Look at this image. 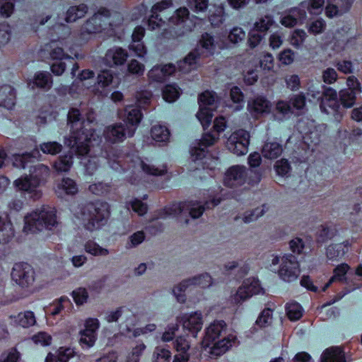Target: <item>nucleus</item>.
<instances>
[{
  "mask_svg": "<svg viewBox=\"0 0 362 362\" xmlns=\"http://www.w3.org/2000/svg\"><path fill=\"white\" fill-rule=\"evenodd\" d=\"M68 125L70 126L71 140L69 144L72 148L76 146L79 154L90 151V143L93 136L92 129L86 128V123L95 121V113L92 109L86 112V119H82L79 110L71 108L67 115Z\"/></svg>",
  "mask_w": 362,
  "mask_h": 362,
  "instance_id": "obj_1",
  "label": "nucleus"
},
{
  "mask_svg": "<svg viewBox=\"0 0 362 362\" xmlns=\"http://www.w3.org/2000/svg\"><path fill=\"white\" fill-rule=\"evenodd\" d=\"M226 323L223 320H214L206 328L203 345L209 346L213 344L211 353L216 356L222 355L235 344L237 339L233 334H228L222 339H218L220 337L226 334Z\"/></svg>",
  "mask_w": 362,
  "mask_h": 362,
  "instance_id": "obj_2",
  "label": "nucleus"
},
{
  "mask_svg": "<svg viewBox=\"0 0 362 362\" xmlns=\"http://www.w3.org/2000/svg\"><path fill=\"white\" fill-rule=\"evenodd\" d=\"M122 17L119 15L112 16L109 10L101 8L92 16L88 18L81 25L78 37L81 41L88 40L93 35L99 33L122 23Z\"/></svg>",
  "mask_w": 362,
  "mask_h": 362,
  "instance_id": "obj_3",
  "label": "nucleus"
},
{
  "mask_svg": "<svg viewBox=\"0 0 362 362\" xmlns=\"http://www.w3.org/2000/svg\"><path fill=\"white\" fill-rule=\"evenodd\" d=\"M221 202L220 199L213 197L211 199L201 201H187L173 204L166 211L169 215L177 216L179 221L189 223L188 217L197 219L202 216L206 209H211Z\"/></svg>",
  "mask_w": 362,
  "mask_h": 362,
  "instance_id": "obj_4",
  "label": "nucleus"
},
{
  "mask_svg": "<svg viewBox=\"0 0 362 362\" xmlns=\"http://www.w3.org/2000/svg\"><path fill=\"white\" fill-rule=\"evenodd\" d=\"M23 230L37 233L43 230H52L58 225L55 211L48 206H43L25 216Z\"/></svg>",
  "mask_w": 362,
  "mask_h": 362,
  "instance_id": "obj_5",
  "label": "nucleus"
},
{
  "mask_svg": "<svg viewBox=\"0 0 362 362\" xmlns=\"http://www.w3.org/2000/svg\"><path fill=\"white\" fill-rule=\"evenodd\" d=\"M80 218L85 222V227L93 231L100 228L107 221L109 215V205L106 202L97 201L80 206Z\"/></svg>",
  "mask_w": 362,
  "mask_h": 362,
  "instance_id": "obj_6",
  "label": "nucleus"
},
{
  "mask_svg": "<svg viewBox=\"0 0 362 362\" xmlns=\"http://www.w3.org/2000/svg\"><path fill=\"white\" fill-rule=\"evenodd\" d=\"M272 270H275L272 267L279 264L277 273L281 279L286 282H292L298 279L300 272V264L294 255L285 254L283 256L272 255Z\"/></svg>",
  "mask_w": 362,
  "mask_h": 362,
  "instance_id": "obj_7",
  "label": "nucleus"
},
{
  "mask_svg": "<svg viewBox=\"0 0 362 362\" xmlns=\"http://www.w3.org/2000/svg\"><path fill=\"white\" fill-rule=\"evenodd\" d=\"M247 180L250 185L259 182L261 175L259 172L248 170L243 165H233L226 173L224 183L229 187H235L243 185Z\"/></svg>",
  "mask_w": 362,
  "mask_h": 362,
  "instance_id": "obj_8",
  "label": "nucleus"
},
{
  "mask_svg": "<svg viewBox=\"0 0 362 362\" xmlns=\"http://www.w3.org/2000/svg\"><path fill=\"white\" fill-rule=\"evenodd\" d=\"M226 127V122L223 117H216L214 120V128L216 132V135L211 133L205 134L202 140L196 141L192 146L190 153L194 161L201 160L206 156L205 149L213 145L218 139L219 133L223 132Z\"/></svg>",
  "mask_w": 362,
  "mask_h": 362,
  "instance_id": "obj_9",
  "label": "nucleus"
},
{
  "mask_svg": "<svg viewBox=\"0 0 362 362\" xmlns=\"http://www.w3.org/2000/svg\"><path fill=\"white\" fill-rule=\"evenodd\" d=\"M216 98V94L209 91L204 92L199 97V110L197 113V117L204 128L208 127L211 122Z\"/></svg>",
  "mask_w": 362,
  "mask_h": 362,
  "instance_id": "obj_10",
  "label": "nucleus"
},
{
  "mask_svg": "<svg viewBox=\"0 0 362 362\" xmlns=\"http://www.w3.org/2000/svg\"><path fill=\"white\" fill-rule=\"evenodd\" d=\"M135 133L133 126H127L123 122L115 123L105 127L103 136L108 142L115 144L123 141L127 137H132Z\"/></svg>",
  "mask_w": 362,
  "mask_h": 362,
  "instance_id": "obj_11",
  "label": "nucleus"
},
{
  "mask_svg": "<svg viewBox=\"0 0 362 362\" xmlns=\"http://www.w3.org/2000/svg\"><path fill=\"white\" fill-rule=\"evenodd\" d=\"M250 143L249 133L243 129L233 132L228 139V149L237 156H243L247 153Z\"/></svg>",
  "mask_w": 362,
  "mask_h": 362,
  "instance_id": "obj_12",
  "label": "nucleus"
},
{
  "mask_svg": "<svg viewBox=\"0 0 362 362\" xmlns=\"http://www.w3.org/2000/svg\"><path fill=\"white\" fill-rule=\"evenodd\" d=\"M11 278L21 287L28 288L35 281V272L27 263H17L12 269Z\"/></svg>",
  "mask_w": 362,
  "mask_h": 362,
  "instance_id": "obj_13",
  "label": "nucleus"
},
{
  "mask_svg": "<svg viewBox=\"0 0 362 362\" xmlns=\"http://www.w3.org/2000/svg\"><path fill=\"white\" fill-rule=\"evenodd\" d=\"M117 84L115 81V75L110 70H102L97 76V80L92 91L100 95L106 96Z\"/></svg>",
  "mask_w": 362,
  "mask_h": 362,
  "instance_id": "obj_14",
  "label": "nucleus"
},
{
  "mask_svg": "<svg viewBox=\"0 0 362 362\" xmlns=\"http://www.w3.org/2000/svg\"><path fill=\"white\" fill-rule=\"evenodd\" d=\"M261 287L258 280L247 279L238 288L235 294L231 296V300L235 304H241L253 295L260 293Z\"/></svg>",
  "mask_w": 362,
  "mask_h": 362,
  "instance_id": "obj_15",
  "label": "nucleus"
},
{
  "mask_svg": "<svg viewBox=\"0 0 362 362\" xmlns=\"http://www.w3.org/2000/svg\"><path fill=\"white\" fill-rule=\"evenodd\" d=\"M13 185L19 191L26 193L33 200L39 199L42 195L40 189V180L33 178L30 175L16 180Z\"/></svg>",
  "mask_w": 362,
  "mask_h": 362,
  "instance_id": "obj_16",
  "label": "nucleus"
},
{
  "mask_svg": "<svg viewBox=\"0 0 362 362\" xmlns=\"http://www.w3.org/2000/svg\"><path fill=\"white\" fill-rule=\"evenodd\" d=\"M99 322L97 319H88L86 321L84 329L80 331L79 343L83 348L92 347L97 339Z\"/></svg>",
  "mask_w": 362,
  "mask_h": 362,
  "instance_id": "obj_17",
  "label": "nucleus"
},
{
  "mask_svg": "<svg viewBox=\"0 0 362 362\" xmlns=\"http://www.w3.org/2000/svg\"><path fill=\"white\" fill-rule=\"evenodd\" d=\"M320 110L322 112L329 114L327 107H329L333 111H337L339 107V95L337 91L330 87L324 86L323 93L321 98Z\"/></svg>",
  "mask_w": 362,
  "mask_h": 362,
  "instance_id": "obj_18",
  "label": "nucleus"
},
{
  "mask_svg": "<svg viewBox=\"0 0 362 362\" xmlns=\"http://www.w3.org/2000/svg\"><path fill=\"white\" fill-rule=\"evenodd\" d=\"M181 322L183 327L187 329L193 337H196L197 334L202 327V315L198 311L190 314H185L181 317Z\"/></svg>",
  "mask_w": 362,
  "mask_h": 362,
  "instance_id": "obj_19",
  "label": "nucleus"
},
{
  "mask_svg": "<svg viewBox=\"0 0 362 362\" xmlns=\"http://www.w3.org/2000/svg\"><path fill=\"white\" fill-rule=\"evenodd\" d=\"M305 18L306 11L298 6L286 11L281 16L280 23L286 28H292L297 25L298 22L302 23Z\"/></svg>",
  "mask_w": 362,
  "mask_h": 362,
  "instance_id": "obj_20",
  "label": "nucleus"
},
{
  "mask_svg": "<svg viewBox=\"0 0 362 362\" xmlns=\"http://www.w3.org/2000/svg\"><path fill=\"white\" fill-rule=\"evenodd\" d=\"M128 57L127 52L119 47L109 49L105 56V62L109 66L123 65Z\"/></svg>",
  "mask_w": 362,
  "mask_h": 362,
  "instance_id": "obj_21",
  "label": "nucleus"
},
{
  "mask_svg": "<svg viewBox=\"0 0 362 362\" xmlns=\"http://www.w3.org/2000/svg\"><path fill=\"white\" fill-rule=\"evenodd\" d=\"M52 83V77L49 72L39 71L35 74L33 78L28 83V85L32 89L37 87L48 90L51 88Z\"/></svg>",
  "mask_w": 362,
  "mask_h": 362,
  "instance_id": "obj_22",
  "label": "nucleus"
},
{
  "mask_svg": "<svg viewBox=\"0 0 362 362\" xmlns=\"http://www.w3.org/2000/svg\"><path fill=\"white\" fill-rule=\"evenodd\" d=\"M270 102L263 96H257L248 103V109L255 117L270 111Z\"/></svg>",
  "mask_w": 362,
  "mask_h": 362,
  "instance_id": "obj_23",
  "label": "nucleus"
},
{
  "mask_svg": "<svg viewBox=\"0 0 362 362\" xmlns=\"http://www.w3.org/2000/svg\"><path fill=\"white\" fill-rule=\"evenodd\" d=\"M199 52L197 49L190 52L182 60L177 63V69L185 74L197 68Z\"/></svg>",
  "mask_w": 362,
  "mask_h": 362,
  "instance_id": "obj_24",
  "label": "nucleus"
},
{
  "mask_svg": "<svg viewBox=\"0 0 362 362\" xmlns=\"http://www.w3.org/2000/svg\"><path fill=\"white\" fill-rule=\"evenodd\" d=\"M145 30L141 26H137L135 28L132 33V42L129 45V49L133 51L135 54L139 57H144L146 54V48L143 43L141 42V40L144 37Z\"/></svg>",
  "mask_w": 362,
  "mask_h": 362,
  "instance_id": "obj_25",
  "label": "nucleus"
},
{
  "mask_svg": "<svg viewBox=\"0 0 362 362\" xmlns=\"http://www.w3.org/2000/svg\"><path fill=\"white\" fill-rule=\"evenodd\" d=\"M14 235L12 223L8 216L0 209V243H8Z\"/></svg>",
  "mask_w": 362,
  "mask_h": 362,
  "instance_id": "obj_26",
  "label": "nucleus"
},
{
  "mask_svg": "<svg viewBox=\"0 0 362 362\" xmlns=\"http://www.w3.org/2000/svg\"><path fill=\"white\" fill-rule=\"evenodd\" d=\"M64 39L57 40H52L49 45V55L52 60L61 61L64 59H70V56L64 52V46H65Z\"/></svg>",
  "mask_w": 362,
  "mask_h": 362,
  "instance_id": "obj_27",
  "label": "nucleus"
},
{
  "mask_svg": "<svg viewBox=\"0 0 362 362\" xmlns=\"http://www.w3.org/2000/svg\"><path fill=\"white\" fill-rule=\"evenodd\" d=\"M349 245V241L329 245L326 249L327 257L330 260L340 259L347 252Z\"/></svg>",
  "mask_w": 362,
  "mask_h": 362,
  "instance_id": "obj_28",
  "label": "nucleus"
},
{
  "mask_svg": "<svg viewBox=\"0 0 362 362\" xmlns=\"http://www.w3.org/2000/svg\"><path fill=\"white\" fill-rule=\"evenodd\" d=\"M16 103V93L9 85L0 86V106L11 109Z\"/></svg>",
  "mask_w": 362,
  "mask_h": 362,
  "instance_id": "obj_29",
  "label": "nucleus"
},
{
  "mask_svg": "<svg viewBox=\"0 0 362 362\" xmlns=\"http://www.w3.org/2000/svg\"><path fill=\"white\" fill-rule=\"evenodd\" d=\"M123 123L127 126L136 127L141 119V113L137 106L129 105L126 107L123 115Z\"/></svg>",
  "mask_w": 362,
  "mask_h": 362,
  "instance_id": "obj_30",
  "label": "nucleus"
},
{
  "mask_svg": "<svg viewBox=\"0 0 362 362\" xmlns=\"http://www.w3.org/2000/svg\"><path fill=\"white\" fill-rule=\"evenodd\" d=\"M88 11V6L86 4H80L70 6L66 12L65 21L67 23H74L83 18Z\"/></svg>",
  "mask_w": 362,
  "mask_h": 362,
  "instance_id": "obj_31",
  "label": "nucleus"
},
{
  "mask_svg": "<svg viewBox=\"0 0 362 362\" xmlns=\"http://www.w3.org/2000/svg\"><path fill=\"white\" fill-rule=\"evenodd\" d=\"M192 286L190 278L185 279L174 286L172 293L178 303H185L187 300L185 292Z\"/></svg>",
  "mask_w": 362,
  "mask_h": 362,
  "instance_id": "obj_32",
  "label": "nucleus"
},
{
  "mask_svg": "<svg viewBox=\"0 0 362 362\" xmlns=\"http://www.w3.org/2000/svg\"><path fill=\"white\" fill-rule=\"evenodd\" d=\"M282 145L276 141H267L262 149L263 156L268 159L276 158L282 153Z\"/></svg>",
  "mask_w": 362,
  "mask_h": 362,
  "instance_id": "obj_33",
  "label": "nucleus"
},
{
  "mask_svg": "<svg viewBox=\"0 0 362 362\" xmlns=\"http://www.w3.org/2000/svg\"><path fill=\"white\" fill-rule=\"evenodd\" d=\"M321 362H346L344 353L339 347L327 349L321 355Z\"/></svg>",
  "mask_w": 362,
  "mask_h": 362,
  "instance_id": "obj_34",
  "label": "nucleus"
},
{
  "mask_svg": "<svg viewBox=\"0 0 362 362\" xmlns=\"http://www.w3.org/2000/svg\"><path fill=\"white\" fill-rule=\"evenodd\" d=\"M274 112L275 117L280 120L288 118L294 113L290 102L284 100L275 103Z\"/></svg>",
  "mask_w": 362,
  "mask_h": 362,
  "instance_id": "obj_35",
  "label": "nucleus"
},
{
  "mask_svg": "<svg viewBox=\"0 0 362 362\" xmlns=\"http://www.w3.org/2000/svg\"><path fill=\"white\" fill-rule=\"evenodd\" d=\"M13 322L23 328H28L36 324V317L33 312L27 310L19 313L16 316H11Z\"/></svg>",
  "mask_w": 362,
  "mask_h": 362,
  "instance_id": "obj_36",
  "label": "nucleus"
},
{
  "mask_svg": "<svg viewBox=\"0 0 362 362\" xmlns=\"http://www.w3.org/2000/svg\"><path fill=\"white\" fill-rule=\"evenodd\" d=\"M76 152L78 156H83L81 163L84 168L85 173L88 175H93L99 167V158L97 156H86V155L89 151L86 153L79 154L76 148Z\"/></svg>",
  "mask_w": 362,
  "mask_h": 362,
  "instance_id": "obj_37",
  "label": "nucleus"
},
{
  "mask_svg": "<svg viewBox=\"0 0 362 362\" xmlns=\"http://www.w3.org/2000/svg\"><path fill=\"white\" fill-rule=\"evenodd\" d=\"M274 24V16L267 13L257 18L254 24V29L258 32L266 33Z\"/></svg>",
  "mask_w": 362,
  "mask_h": 362,
  "instance_id": "obj_38",
  "label": "nucleus"
},
{
  "mask_svg": "<svg viewBox=\"0 0 362 362\" xmlns=\"http://www.w3.org/2000/svg\"><path fill=\"white\" fill-rule=\"evenodd\" d=\"M199 44L206 51V55H212L216 48L217 41L214 35L210 33H205L202 35Z\"/></svg>",
  "mask_w": 362,
  "mask_h": 362,
  "instance_id": "obj_39",
  "label": "nucleus"
},
{
  "mask_svg": "<svg viewBox=\"0 0 362 362\" xmlns=\"http://www.w3.org/2000/svg\"><path fill=\"white\" fill-rule=\"evenodd\" d=\"M357 95L351 90L344 88L339 92V100L344 107L349 108L355 104Z\"/></svg>",
  "mask_w": 362,
  "mask_h": 362,
  "instance_id": "obj_40",
  "label": "nucleus"
},
{
  "mask_svg": "<svg viewBox=\"0 0 362 362\" xmlns=\"http://www.w3.org/2000/svg\"><path fill=\"white\" fill-rule=\"evenodd\" d=\"M122 317L125 321L121 324L120 327L123 333L128 334L132 331V328L136 324V316L129 308L124 307Z\"/></svg>",
  "mask_w": 362,
  "mask_h": 362,
  "instance_id": "obj_41",
  "label": "nucleus"
},
{
  "mask_svg": "<svg viewBox=\"0 0 362 362\" xmlns=\"http://www.w3.org/2000/svg\"><path fill=\"white\" fill-rule=\"evenodd\" d=\"M151 134L156 142H165L168 140L170 132L166 127L157 124L151 128Z\"/></svg>",
  "mask_w": 362,
  "mask_h": 362,
  "instance_id": "obj_42",
  "label": "nucleus"
},
{
  "mask_svg": "<svg viewBox=\"0 0 362 362\" xmlns=\"http://www.w3.org/2000/svg\"><path fill=\"white\" fill-rule=\"evenodd\" d=\"M285 308L286 315L291 321L298 320L303 315V310L301 305L295 301L286 303Z\"/></svg>",
  "mask_w": 362,
  "mask_h": 362,
  "instance_id": "obj_43",
  "label": "nucleus"
},
{
  "mask_svg": "<svg viewBox=\"0 0 362 362\" xmlns=\"http://www.w3.org/2000/svg\"><path fill=\"white\" fill-rule=\"evenodd\" d=\"M193 286L202 288L210 287L213 284V279L209 273H202L189 277Z\"/></svg>",
  "mask_w": 362,
  "mask_h": 362,
  "instance_id": "obj_44",
  "label": "nucleus"
},
{
  "mask_svg": "<svg viewBox=\"0 0 362 362\" xmlns=\"http://www.w3.org/2000/svg\"><path fill=\"white\" fill-rule=\"evenodd\" d=\"M267 211V207L266 205H262L260 207H257L252 210L247 211L243 214V221L245 223H250L255 221L259 218L264 216Z\"/></svg>",
  "mask_w": 362,
  "mask_h": 362,
  "instance_id": "obj_45",
  "label": "nucleus"
},
{
  "mask_svg": "<svg viewBox=\"0 0 362 362\" xmlns=\"http://www.w3.org/2000/svg\"><path fill=\"white\" fill-rule=\"evenodd\" d=\"M324 4V0H308L301 2L298 8L304 9L305 11H308L310 14H319L322 11V6Z\"/></svg>",
  "mask_w": 362,
  "mask_h": 362,
  "instance_id": "obj_46",
  "label": "nucleus"
},
{
  "mask_svg": "<svg viewBox=\"0 0 362 362\" xmlns=\"http://www.w3.org/2000/svg\"><path fill=\"white\" fill-rule=\"evenodd\" d=\"M73 165V156L66 154L61 156L54 163V169L59 173L68 172Z\"/></svg>",
  "mask_w": 362,
  "mask_h": 362,
  "instance_id": "obj_47",
  "label": "nucleus"
},
{
  "mask_svg": "<svg viewBox=\"0 0 362 362\" xmlns=\"http://www.w3.org/2000/svg\"><path fill=\"white\" fill-rule=\"evenodd\" d=\"M84 250L87 253L93 256L105 257L110 254V251L107 249L102 247L93 240H88L85 243Z\"/></svg>",
  "mask_w": 362,
  "mask_h": 362,
  "instance_id": "obj_48",
  "label": "nucleus"
},
{
  "mask_svg": "<svg viewBox=\"0 0 362 362\" xmlns=\"http://www.w3.org/2000/svg\"><path fill=\"white\" fill-rule=\"evenodd\" d=\"M37 154H38L37 150L32 153L17 154L14 156L13 165L19 168H25L27 163L30 162L32 158H36Z\"/></svg>",
  "mask_w": 362,
  "mask_h": 362,
  "instance_id": "obj_49",
  "label": "nucleus"
},
{
  "mask_svg": "<svg viewBox=\"0 0 362 362\" xmlns=\"http://www.w3.org/2000/svg\"><path fill=\"white\" fill-rule=\"evenodd\" d=\"M58 189H62L66 194L74 195L78 192V186L71 178H63L57 185Z\"/></svg>",
  "mask_w": 362,
  "mask_h": 362,
  "instance_id": "obj_50",
  "label": "nucleus"
},
{
  "mask_svg": "<svg viewBox=\"0 0 362 362\" xmlns=\"http://www.w3.org/2000/svg\"><path fill=\"white\" fill-rule=\"evenodd\" d=\"M179 95L180 88L175 84L166 85L163 89V98L168 103L174 102Z\"/></svg>",
  "mask_w": 362,
  "mask_h": 362,
  "instance_id": "obj_51",
  "label": "nucleus"
},
{
  "mask_svg": "<svg viewBox=\"0 0 362 362\" xmlns=\"http://www.w3.org/2000/svg\"><path fill=\"white\" fill-rule=\"evenodd\" d=\"M189 12L185 7L177 9L174 14L169 18V21L176 25L186 23L189 21Z\"/></svg>",
  "mask_w": 362,
  "mask_h": 362,
  "instance_id": "obj_52",
  "label": "nucleus"
},
{
  "mask_svg": "<svg viewBox=\"0 0 362 362\" xmlns=\"http://www.w3.org/2000/svg\"><path fill=\"white\" fill-rule=\"evenodd\" d=\"M170 351L163 346H156L154 349L152 362H170Z\"/></svg>",
  "mask_w": 362,
  "mask_h": 362,
  "instance_id": "obj_53",
  "label": "nucleus"
},
{
  "mask_svg": "<svg viewBox=\"0 0 362 362\" xmlns=\"http://www.w3.org/2000/svg\"><path fill=\"white\" fill-rule=\"evenodd\" d=\"M40 148L45 154L54 156L62 151L63 146L57 141H47L41 144Z\"/></svg>",
  "mask_w": 362,
  "mask_h": 362,
  "instance_id": "obj_54",
  "label": "nucleus"
},
{
  "mask_svg": "<svg viewBox=\"0 0 362 362\" xmlns=\"http://www.w3.org/2000/svg\"><path fill=\"white\" fill-rule=\"evenodd\" d=\"M49 170L47 165L39 163L31 167L29 175L33 178L40 180V183L42 179L49 175Z\"/></svg>",
  "mask_w": 362,
  "mask_h": 362,
  "instance_id": "obj_55",
  "label": "nucleus"
},
{
  "mask_svg": "<svg viewBox=\"0 0 362 362\" xmlns=\"http://www.w3.org/2000/svg\"><path fill=\"white\" fill-rule=\"evenodd\" d=\"M139 165L142 170L147 175L155 176L162 175L167 171L165 166H163L161 168H156L154 165L148 164L143 160H140Z\"/></svg>",
  "mask_w": 362,
  "mask_h": 362,
  "instance_id": "obj_56",
  "label": "nucleus"
},
{
  "mask_svg": "<svg viewBox=\"0 0 362 362\" xmlns=\"http://www.w3.org/2000/svg\"><path fill=\"white\" fill-rule=\"evenodd\" d=\"M107 159L110 167L115 171H122L123 170L119 156L116 151L111 150L107 153Z\"/></svg>",
  "mask_w": 362,
  "mask_h": 362,
  "instance_id": "obj_57",
  "label": "nucleus"
},
{
  "mask_svg": "<svg viewBox=\"0 0 362 362\" xmlns=\"http://www.w3.org/2000/svg\"><path fill=\"white\" fill-rule=\"evenodd\" d=\"M245 37V32L240 27H234L228 35L229 42L234 45L241 42L244 40Z\"/></svg>",
  "mask_w": 362,
  "mask_h": 362,
  "instance_id": "obj_58",
  "label": "nucleus"
},
{
  "mask_svg": "<svg viewBox=\"0 0 362 362\" xmlns=\"http://www.w3.org/2000/svg\"><path fill=\"white\" fill-rule=\"evenodd\" d=\"M349 267L346 264H341L334 269V275L330 280L323 286L322 291H325L329 285L336 279L339 281L342 280V276L346 274Z\"/></svg>",
  "mask_w": 362,
  "mask_h": 362,
  "instance_id": "obj_59",
  "label": "nucleus"
},
{
  "mask_svg": "<svg viewBox=\"0 0 362 362\" xmlns=\"http://www.w3.org/2000/svg\"><path fill=\"white\" fill-rule=\"evenodd\" d=\"M336 235V230L334 228L321 226L317 233V241L324 243L327 240L332 239Z\"/></svg>",
  "mask_w": 362,
  "mask_h": 362,
  "instance_id": "obj_60",
  "label": "nucleus"
},
{
  "mask_svg": "<svg viewBox=\"0 0 362 362\" xmlns=\"http://www.w3.org/2000/svg\"><path fill=\"white\" fill-rule=\"evenodd\" d=\"M272 310L269 308L263 310L258 316L256 324L261 327L271 325L272 322Z\"/></svg>",
  "mask_w": 362,
  "mask_h": 362,
  "instance_id": "obj_61",
  "label": "nucleus"
},
{
  "mask_svg": "<svg viewBox=\"0 0 362 362\" xmlns=\"http://www.w3.org/2000/svg\"><path fill=\"white\" fill-rule=\"evenodd\" d=\"M145 240V234L143 231H137L128 238L126 248L132 249L141 244Z\"/></svg>",
  "mask_w": 362,
  "mask_h": 362,
  "instance_id": "obj_62",
  "label": "nucleus"
},
{
  "mask_svg": "<svg viewBox=\"0 0 362 362\" xmlns=\"http://www.w3.org/2000/svg\"><path fill=\"white\" fill-rule=\"evenodd\" d=\"M306 37L307 34L305 30L296 29L292 33L291 43L293 46L298 48L303 44Z\"/></svg>",
  "mask_w": 362,
  "mask_h": 362,
  "instance_id": "obj_63",
  "label": "nucleus"
},
{
  "mask_svg": "<svg viewBox=\"0 0 362 362\" xmlns=\"http://www.w3.org/2000/svg\"><path fill=\"white\" fill-rule=\"evenodd\" d=\"M291 107L296 110H303L305 107V96L303 93L293 95L289 100Z\"/></svg>",
  "mask_w": 362,
  "mask_h": 362,
  "instance_id": "obj_64",
  "label": "nucleus"
}]
</instances>
